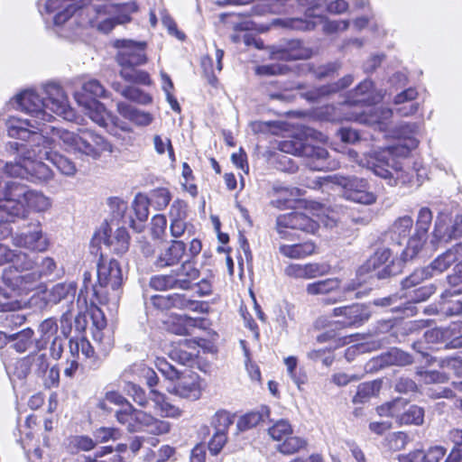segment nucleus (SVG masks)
<instances>
[{
  "label": "nucleus",
  "instance_id": "obj_35",
  "mask_svg": "<svg viewBox=\"0 0 462 462\" xmlns=\"http://www.w3.org/2000/svg\"><path fill=\"white\" fill-rule=\"evenodd\" d=\"M315 244L308 241L302 244L282 245L279 247V251L285 257L301 259L312 254L315 252Z\"/></svg>",
  "mask_w": 462,
  "mask_h": 462
},
{
  "label": "nucleus",
  "instance_id": "obj_63",
  "mask_svg": "<svg viewBox=\"0 0 462 462\" xmlns=\"http://www.w3.org/2000/svg\"><path fill=\"white\" fill-rule=\"evenodd\" d=\"M386 441L390 448L393 450L403 449L406 445L411 441L408 434L402 431L393 432L386 438Z\"/></svg>",
  "mask_w": 462,
  "mask_h": 462
},
{
  "label": "nucleus",
  "instance_id": "obj_29",
  "mask_svg": "<svg viewBox=\"0 0 462 462\" xmlns=\"http://www.w3.org/2000/svg\"><path fill=\"white\" fill-rule=\"evenodd\" d=\"M69 351L73 356L75 355L79 356V353H81L85 356V359L91 369L96 370L101 365V360L96 355L94 347L85 337L70 339Z\"/></svg>",
  "mask_w": 462,
  "mask_h": 462
},
{
  "label": "nucleus",
  "instance_id": "obj_58",
  "mask_svg": "<svg viewBox=\"0 0 462 462\" xmlns=\"http://www.w3.org/2000/svg\"><path fill=\"white\" fill-rule=\"evenodd\" d=\"M135 412V408L127 402V405L125 409L119 410L116 413V418L117 421L121 424H126L129 431L134 432L137 431V428L135 425L132 424L131 421L134 420V413Z\"/></svg>",
  "mask_w": 462,
  "mask_h": 462
},
{
  "label": "nucleus",
  "instance_id": "obj_19",
  "mask_svg": "<svg viewBox=\"0 0 462 462\" xmlns=\"http://www.w3.org/2000/svg\"><path fill=\"white\" fill-rule=\"evenodd\" d=\"M56 269V263L51 257H42L41 263L36 260V265L33 272L25 273L24 276L10 277L6 274V280L16 286H23L25 289H32V286L41 279L42 276H48L53 273Z\"/></svg>",
  "mask_w": 462,
  "mask_h": 462
},
{
  "label": "nucleus",
  "instance_id": "obj_1",
  "mask_svg": "<svg viewBox=\"0 0 462 462\" xmlns=\"http://www.w3.org/2000/svg\"><path fill=\"white\" fill-rule=\"evenodd\" d=\"M362 124L370 125L385 134V137L399 139V143L383 152H374L359 156L355 150H348L347 157L356 162L358 166L372 171L376 176L386 180L390 186H411L413 173L403 163L410 152L415 149L419 141L414 136V131L409 125L390 131L388 129L389 117H356Z\"/></svg>",
  "mask_w": 462,
  "mask_h": 462
},
{
  "label": "nucleus",
  "instance_id": "obj_16",
  "mask_svg": "<svg viewBox=\"0 0 462 462\" xmlns=\"http://www.w3.org/2000/svg\"><path fill=\"white\" fill-rule=\"evenodd\" d=\"M97 245H103L116 254H124L129 245V236L125 228L118 227L114 232L107 225H105L95 235L92 240Z\"/></svg>",
  "mask_w": 462,
  "mask_h": 462
},
{
  "label": "nucleus",
  "instance_id": "obj_25",
  "mask_svg": "<svg viewBox=\"0 0 462 462\" xmlns=\"http://www.w3.org/2000/svg\"><path fill=\"white\" fill-rule=\"evenodd\" d=\"M75 13L76 7L73 5H69L66 7V9L63 12L58 13L54 16L55 26L59 27L65 23H68L66 27H61L60 30L57 32L60 36L68 38L71 41L77 40L81 34L82 28L86 26L85 23H81L80 24L77 25L76 29L73 32H69L68 28H70L77 23V18L74 17Z\"/></svg>",
  "mask_w": 462,
  "mask_h": 462
},
{
  "label": "nucleus",
  "instance_id": "obj_17",
  "mask_svg": "<svg viewBox=\"0 0 462 462\" xmlns=\"http://www.w3.org/2000/svg\"><path fill=\"white\" fill-rule=\"evenodd\" d=\"M36 260H39V257L31 256L28 254L23 253L21 251H14L10 262L11 266L8 269H5L3 273V280L5 284L7 287H12L13 289L29 291L30 289H25L23 286H16L12 284L5 278L7 276L6 274L8 273L10 277H15L20 275L24 276L25 273L33 272L36 265Z\"/></svg>",
  "mask_w": 462,
  "mask_h": 462
},
{
  "label": "nucleus",
  "instance_id": "obj_31",
  "mask_svg": "<svg viewBox=\"0 0 462 462\" xmlns=\"http://www.w3.org/2000/svg\"><path fill=\"white\" fill-rule=\"evenodd\" d=\"M353 81H354L353 76L346 75L336 83L323 86L319 88H314L312 90H310L306 93L301 94V96L303 97H305L310 102H316L327 95L335 93L340 89L347 88L348 86H350L353 83Z\"/></svg>",
  "mask_w": 462,
  "mask_h": 462
},
{
  "label": "nucleus",
  "instance_id": "obj_60",
  "mask_svg": "<svg viewBox=\"0 0 462 462\" xmlns=\"http://www.w3.org/2000/svg\"><path fill=\"white\" fill-rule=\"evenodd\" d=\"M125 391L138 405L142 407H146L148 405L149 399L146 396L145 391L139 385L128 383L125 386Z\"/></svg>",
  "mask_w": 462,
  "mask_h": 462
},
{
  "label": "nucleus",
  "instance_id": "obj_12",
  "mask_svg": "<svg viewBox=\"0 0 462 462\" xmlns=\"http://www.w3.org/2000/svg\"><path fill=\"white\" fill-rule=\"evenodd\" d=\"M44 99V115H67L71 110L68 96L63 88L57 82L50 81L42 85Z\"/></svg>",
  "mask_w": 462,
  "mask_h": 462
},
{
  "label": "nucleus",
  "instance_id": "obj_30",
  "mask_svg": "<svg viewBox=\"0 0 462 462\" xmlns=\"http://www.w3.org/2000/svg\"><path fill=\"white\" fill-rule=\"evenodd\" d=\"M200 319L187 315L170 316L165 321L167 329L176 335L183 336L191 332V329L199 326Z\"/></svg>",
  "mask_w": 462,
  "mask_h": 462
},
{
  "label": "nucleus",
  "instance_id": "obj_4",
  "mask_svg": "<svg viewBox=\"0 0 462 462\" xmlns=\"http://www.w3.org/2000/svg\"><path fill=\"white\" fill-rule=\"evenodd\" d=\"M115 46L119 49L117 61L121 66L120 74L122 78L130 82L149 84L148 74L135 69V67L144 64L147 60L144 52L145 43L130 40H117Z\"/></svg>",
  "mask_w": 462,
  "mask_h": 462
},
{
  "label": "nucleus",
  "instance_id": "obj_9",
  "mask_svg": "<svg viewBox=\"0 0 462 462\" xmlns=\"http://www.w3.org/2000/svg\"><path fill=\"white\" fill-rule=\"evenodd\" d=\"M106 90L96 79H90L82 86V91L74 93V97L79 106L85 109L88 116H109L104 104L97 100L103 97Z\"/></svg>",
  "mask_w": 462,
  "mask_h": 462
},
{
  "label": "nucleus",
  "instance_id": "obj_50",
  "mask_svg": "<svg viewBox=\"0 0 462 462\" xmlns=\"http://www.w3.org/2000/svg\"><path fill=\"white\" fill-rule=\"evenodd\" d=\"M10 290L0 287V310L1 311H13L20 307L19 301L16 300L14 291L9 287Z\"/></svg>",
  "mask_w": 462,
  "mask_h": 462
},
{
  "label": "nucleus",
  "instance_id": "obj_5",
  "mask_svg": "<svg viewBox=\"0 0 462 462\" xmlns=\"http://www.w3.org/2000/svg\"><path fill=\"white\" fill-rule=\"evenodd\" d=\"M123 282L122 271L116 260L102 259L97 265V284L93 286V293L101 304H116L120 298Z\"/></svg>",
  "mask_w": 462,
  "mask_h": 462
},
{
  "label": "nucleus",
  "instance_id": "obj_49",
  "mask_svg": "<svg viewBox=\"0 0 462 462\" xmlns=\"http://www.w3.org/2000/svg\"><path fill=\"white\" fill-rule=\"evenodd\" d=\"M59 171L61 174L66 176H74L77 172V168L75 163L68 159L67 157L59 154L54 152L51 159L49 160Z\"/></svg>",
  "mask_w": 462,
  "mask_h": 462
},
{
  "label": "nucleus",
  "instance_id": "obj_39",
  "mask_svg": "<svg viewBox=\"0 0 462 462\" xmlns=\"http://www.w3.org/2000/svg\"><path fill=\"white\" fill-rule=\"evenodd\" d=\"M340 280L337 278H328L307 284L306 292L311 296L325 295L340 287Z\"/></svg>",
  "mask_w": 462,
  "mask_h": 462
},
{
  "label": "nucleus",
  "instance_id": "obj_7",
  "mask_svg": "<svg viewBox=\"0 0 462 462\" xmlns=\"http://www.w3.org/2000/svg\"><path fill=\"white\" fill-rule=\"evenodd\" d=\"M326 180L344 188V196L354 202L371 205L376 200L375 195L368 191V182L365 179L334 174L328 176Z\"/></svg>",
  "mask_w": 462,
  "mask_h": 462
},
{
  "label": "nucleus",
  "instance_id": "obj_38",
  "mask_svg": "<svg viewBox=\"0 0 462 462\" xmlns=\"http://www.w3.org/2000/svg\"><path fill=\"white\" fill-rule=\"evenodd\" d=\"M150 286L156 291L170 289L187 290V282L177 280L174 275H154L150 280Z\"/></svg>",
  "mask_w": 462,
  "mask_h": 462
},
{
  "label": "nucleus",
  "instance_id": "obj_42",
  "mask_svg": "<svg viewBox=\"0 0 462 462\" xmlns=\"http://www.w3.org/2000/svg\"><path fill=\"white\" fill-rule=\"evenodd\" d=\"M19 365L24 370V374H27L30 368L38 374H42L47 371L49 363L46 354L35 353L22 359Z\"/></svg>",
  "mask_w": 462,
  "mask_h": 462
},
{
  "label": "nucleus",
  "instance_id": "obj_45",
  "mask_svg": "<svg viewBox=\"0 0 462 462\" xmlns=\"http://www.w3.org/2000/svg\"><path fill=\"white\" fill-rule=\"evenodd\" d=\"M381 388V383L377 381L366 382L360 383L357 387L356 393L353 397L354 403H364L371 397L376 395Z\"/></svg>",
  "mask_w": 462,
  "mask_h": 462
},
{
  "label": "nucleus",
  "instance_id": "obj_10",
  "mask_svg": "<svg viewBox=\"0 0 462 462\" xmlns=\"http://www.w3.org/2000/svg\"><path fill=\"white\" fill-rule=\"evenodd\" d=\"M275 23L282 24L283 27L298 31H310L317 25L322 24L323 31L326 33L346 31L348 28V22L346 20L331 21L326 19L322 14H317L310 19L291 18L286 20H276Z\"/></svg>",
  "mask_w": 462,
  "mask_h": 462
},
{
  "label": "nucleus",
  "instance_id": "obj_8",
  "mask_svg": "<svg viewBox=\"0 0 462 462\" xmlns=\"http://www.w3.org/2000/svg\"><path fill=\"white\" fill-rule=\"evenodd\" d=\"M380 416L395 418L400 425L420 426L424 422V409L412 404L404 409L402 400H394L377 408Z\"/></svg>",
  "mask_w": 462,
  "mask_h": 462
},
{
  "label": "nucleus",
  "instance_id": "obj_48",
  "mask_svg": "<svg viewBox=\"0 0 462 462\" xmlns=\"http://www.w3.org/2000/svg\"><path fill=\"white\" fill-rule=\"evenodd\" d=\"M199 272L191 261H185L176 271L174 277L177 280L187 282V290L190 288L192 281L199 278Z\"/></svg>",
  "mask_w": 462,
  "mask_h": 462
},
{
  "label": "nucleus",
  "instance_id": "obj_55",
  "mask_svg": "<svg viewBox=\"0 0 462 462\" xmlns=\"http://www.w3.org/2000/svg\"><path fill=\"white\" fill-rule=\"evenodd\" d=\"M176 448L170 445H162L155 454L152 450H149L145 457L146 461H151L156 456V462H167L171 459L176 460Z\"/></svg>",
  "mask_w": 462,
  "mask_h": 462
},
{
  "label": "nucleus",
  "instance_id": "obj_37",
  "mask_svg": "<svg viewBox=\"0 0 462 462\" xmlns=\"http://www.w3.org/2000/svg\"><path fill=\"white\" fill-rule=\"evenodd\" d=\"M300 212L293 211L280 215L276 219V230L281 238L289 239L291 236L290 230L297 229Z\"/></svg>",
  "mask_w": 462,
  "mask_h": 462
},
{
  "label": "nucleus",
  "instance_id": "obj_40",
  "mask_svg": "<svg viewBox=\"0 0 462 462\" xmlns=\"http://www.w3.org/2000/svg\"><path fill=\"white\" fill-rule=\"evenodd\" d=\"M24 207L35 212H45L51 207V199L42 192L30 189Z\"/></svg>",
  "mask_w": 462,
  "mask_h": 462
},
{
  "label": "nucleus",
  "instance_id": "obj_13",
  "mask_svg": "<svg viewBox=\"0 0 462 462\" xmlns=\"http://www.w3.org/2000/svg\"><path fill=\"white\" fill-rule=\"evenodd\" d=\"M175 383L168 391L180 398L199 400L201 396L202 387L200 376L190 370H184L179 373L175 378Z\"/></svg>",
  "mask_w": 462,
  "mask_h": 462
},
{
  "label": "nucleus",
  "instance_id": "obj_32",
  "mask_svg": "<svg viewBox=\"0 0 462 462\" xmlns=\"http://www.w3.org/2000/svg\"><path fill=\"white\" fill-rule=\"evenodd\" d=\"M412 226L413 220L411 217H399L387 232V239L396 245H402V240H405L410 234Z\"/></svg>",
  "mask_w": 462,
  "mask_h": 462
},
{
  "label": "nucleus",
  "instance_id": "obj_47",
  "mask_svg": "<svg viewBox=\"0 0 462 462\" xmlns=\"http://www.w3.org/2000/svg\"><path fill=\"white\" fill-rule=\"evenodd\" d=\"M94 121L113 135H118L120 131H129L126 122H122L121 117H92Z\"/></svg>",
  "mask_w": 462,
  "mask_h": 462
},
{
  "label": "nucleus",
  "instance_id": "obj_41",
  "mask_svg": "<svg viewBox=\"0 0 462 462\" xmlns=\"http://www.w3.org/2000/svg\"><path fill=\"white\" fill-rule=\"evenodd\" d=\"M75 294V287L71 283H58L47 292V301L58 304L62 300L72 302Z\"/></svg>",
  "mask_w": 462,
  "mask_h": 462
},
{
  "label": "nucleus",
  "instance_id": "obj_36",
  "mask_svg": "<svg viewBox=\"0 0 462 462\" xmlns=\"http://www.w3.org/2000/svg\"><path fill=\"white\" fill-rule=\"evenodd\" d=\"M150 398L154 402L155 407L161 411L162 416L171 418H179L181 416V410L169 402L165 394L157 390H151Z\"/></svg>",
  "mask_w": 462,
  "mask_h": 462
},
{
  "label": "nucleus",
  "instance_id": "obj_33",
  "mask_svg": "<svg viewBox=\"0 0 462 462\" xmlns=\"http://www.w3.org/2000/svg\"><path fill=\"white\" fill-rule=\"evenodd\" d=\"M452 217L447 213H439L435 221L433 231L434 239L438 242H449L455 239V234H452Z\"/></svg>",
  "mask_w": 462,
  "mask_h": 462
},
{
  "label": "nucleus",
  "instance_id": "obj_52",
  "mask_svg": "<svg viewBox=\"0 0 462 462\" xmlns=\"http://www.w3.org/2000/svg\"><path fill=\"white\" fill-rule=\"evenodd\" d=\"M268 432L273 440L282 442L285 438L291 435L292 428L288 420H280L269 428Z\"/></svg>",
  "mask_w": 462,
  "mask_h": 462
},
{
  "label": "nucleus",
  "instance_id": "obj_3",
  "mask_svg": "<svg viewBox=\"0 0 462 462\" xmlns=\"http://www.w3.org/2000/svg\"><path fill=\"white\" fill-rule=\"evenodd\" d=\"M314 139L320 143H325L328 137L322 133L317 132L311 128L304 129L300 134L291 136L280 143V149L285 153H291L297 156L306 157L310 160L309 167L314 171L335 170L338 167L337 162L330 165L327 162L328 151L320 146L311 144L309 139Z\"/></svg>",
  "mask_w": 462,
  "mask_h": 462
},
{
  "label": "nucleus",
  "instance_id": "obj_51",
  "mask_svg": "<svg viewBox=\"0 0 462 462\" xmlns=\"http://www.w3.org/2000/svg\"><path fill=\"white\" fill-rule=\"evenodd\" d=\"M34 332L31 328H26L21 332L11 336V346L17 352L23 353L27 350L31 344V339Z\"/></svg>",
  "mask_w": 462,
  "mask_h": 462
},
{
  "label": "nucleus",
  "instance_id": "obj_22",
  "mask_svg": "<svg viewBox=\"0 0 462 462\" xmlns=\"http://www.w3.org/2000/svg\"><path fill=\"white\" fill-rule=\"evenodd\" d=\"M454 324L448 328H435L429 329L424 333L427 343L437 344L446 343V348H460L462 347V336H456L457 333L462 332V328Z\"/></svg>",
  "mask_w": 462,
  "mask_h": 462
},
{
  "label": "nucleus",
  "instance_id": "obj_44",
  "mask_svg": "<svg viewBox=\"0 0 462 462\" xmlns=\"http://www.w3.org/2000/svg\"><path fill=\"white\" fill-rule=\"evenodd\" d=\"M426 239L427 236H421L420 232L415 231L413 236L409 238L406 248L402 252V263L412 260L422 248Z\"/></svg>",
  "mask_w": 462,
  "mask_h": 462
},
{
  "label": "nucleus",
  "instance_id": "obj_14",
  "mask_svg": "<svg viewBox=\"0 0 462 462\" xmlns=\"http://www.w3.org/2000/svg\"><path fill=\"white\" fill-rule=\"evenodd\" d=\"M6 107L8 111L14 109L32 116H43L44 99L34 89H24L12 97L7 102Z\"/></svg>",
  "mask_w": 462,
  "mask_h": 462
},
{
  "label": "nucleus",
  "instance_id": "obj_53",
  "mask_svg": "<svg viewBox=\"0 0 462 462\" xmlns=\"http://www.w3.org/2000/svg\"><path fill=\"white\" fill-rule=\"evenodd\" d=\"M51 134L55 142L60 140L67 149L70 150H74L79 138V135L73 132L56 127L51 128Z\"/></svg>",
  "mask_w": 462,
  "mask_h": 462
},
{
  "label": "nucleus",
  "instance_id": "obj_28",
  "mask_svg": "<svg viewBox=\"0 0 462 462\" xmlns=\"http://www.w3.org/2000/svg\"><path fill=\"white\" fill-rule=\"evenodd\" d=\"M334 316H342L344 319L340 323L345 327L357 326L368 319L365 310L358 304L335 308Z\"/></svg>",
  "mask_w": 462,
  "mask_h": 462
},
{
  "label": "nucleus",
  "instance_id": "obj_43",
  "mask_svg": "<svg viewBox=\"0 0 462 462\" xmlns=\"http://www.w3.org/2000/svg\"><path fill=\"white\" fill-rule=\"evenodd\" d=\"M40 338L36 341L39 349L44 348L58 333V324L54 319H46L39 326Z\"/></svg>",
  "mask_w": 462,
  "mask_h": 462
},
{
  "label": "nucleus",
  "instance_id": "obj_20",
  "mask_svg": "<svg viewBox=\"0 0 462 462\" xmlns=\"http://www.w3.org/2000/svg\"><path fill=\"white\" fill-rule=\"evenodd\" d=\"M382 90H376L371 80L362 81L355 89L348 93L344 103L346 105H374L383 98Z\"/></svg>",
  "mask_w": 462,
  "mask_h": 462
},
{
  "label": "nucleus",
  "instance_id": "obj_18",
  "mask_svg": "<svg viewBox=\"0 0 462 462\" xmlns=\"http://www.w3.org/2000/svg\"><path fill=\"white\" fill-rule=\"evenodd\" d=\"M12 243L16 247L37 252H43L49 246V240L42 233L40 224L32 226L26 231L14 235L12 236Z\"/></svg>",
  "mask_w": 462,
  "mask_h": 462
},
{
  "label": "nucleus",
  "instance_id": "obj_6",
  "mask_svg": "<svg viewBox=\"0 0 462 462\" xmlns=\"http://www.w3.org/2000/svg\"><path fill=\"white\" fill-rule=\"evenodd\" d=\"M136 5L124 4L114 5L105 4L103 5L88 7L87 11H94L97 13L96 19L90 18L85 22L86 26L89 24L97 27L103 32H109L116 24L125 23L130 20V14L136 11Z\"/></svg>",
  "mask_w": 462,
  "mask_h": 462
},
{
  "label": "nucleus",
  "instance_id": "obj_62",
  "mask_svg": "<svg viewBox=\"0 0 462 462\" xmlns=\"http://www.w3.org/2000/svg\"><path fill=\"white\" fill-rule=\"evenodd\" d=\"M93 436L96 442L105 443L109 440L118 439L121 433L120 430L116 428L101 427L94 431Z\"/></svg>",
  "mask_w": 462,
  "mask_h": 462
},
{
  "label": "nucleus",
  "instance_id": "obj_61",
  "mask_svg": "<svg viewBox=\"0 0 462 462\" xmlns=\"http://www.w3.org/2000/svg\"><path fill=\"white\" fill-rule=\"evenodd\" d=\"M431 221L432 213L430 209L428 208H420L418 214L415 231L420 232L421 236H427Z\"/></svg>",
  "mask_w": 462,
  "mask_h": 462
},
{
  "label": "nucleus",
  "instance_id": "obj_54",
  "mask_svg": "<svg viewBox=\"0 0 462 462\" xmlns=\"http://www.w3.org/2000/svg\"><path fill=\"white\" fill-rule=\"evenodd\" d=\"M114 88L116 91H120L121 94L127 99L137 102L139 104L145 105L152 101V97L148 94L143 92L142 90H140L137 88L128 87V88H124L123 90H120L119 85L115 84Z\"/></svg>",
  "mask_w": 462,
  "mask_h": 462
},
{
  "label": "nucleus",
  "instance_id": "obj_21",
  "mask_svg": "<svg viewBox=\"0 0 462 462\" xmlns=\"http://www.w3.org/2000/svg\"><path fill=\"white\" fill-rule=\"evenodd\" d=\"M169 216L171 219V235L173 237H181L186 232L189 235L194 233V226L187 222L188 206L183 200H175L172 203Z\"/></svg>",
  "mask_w": 462,
  "mask_h": 462
},
{
  "label": "nucleus",
  "instance_id": "obj_64",
  "mask_svg": "<svg viewBox=\"0 0 462 462\" xmlns=\"http://www.w3.org/2000/svg\"><path fill=\"white\" fill-rule=\"evenodd\" d=\"M233 423L232 415L226 411H217L212 420V424L216 428V431L226 432L228 427Z\"/></svg>",
  "mask_w": 462,
  "mask_h": 462
},
{
  "label": "nucleus",
  "instance_id": "obj_46",
  "mask_svg": "<svg viewBox=\"0 0 462 462\" xmlns=\"http://www.w3.org/2000/svg\"><path fill=\"white\" fill-rule=\"evenodd\" d=\"M306 446L307 441L304 439L290 435L277 445L276 449L283 455H292L305 448Z\"/></svg>",
  "mask_w": 462,
  "mask_h": 462
},
{
  "label": "nucleus",
  "instance_id": "obj_56",
  "mask_svg": "<svg viewBox=\"0 0 462 462\" xmlns=\"http://www.w3.org/2000/svg\"><path fill=\"white\" fill-rule=\"evenodd\" d=\"M385 362L392 365H407L412 363L411 356L398 348L391 349L384 356Z\"/></svg>",
  "mask_w": 462,
  "mask_h": 462
},
{
  "label": "nucleus",
  "instance_id": "obj_26",
  "mask_svg": "<svg viewBox=\"0 0 462 462\" xmlns=\"http://www.w3.org/2000/svg\"><path fill=\"white\" fill-rule=\"evenodd\" d=\"M155 304L164 308H177L202 312V303L198 300L187 299L183 294L174 293L168 297L158 296L154 298Z\"/></svg>",
  "mask_w": 462,
  "mask_h": 462
},
{
  "label": "nucleus",
  "instance_id": "obj_2",
  "mask_svg": "<svg viewBox=\"0 0 462 462\" xmlns=\"http://www.w3.org/2000/svg\"><path fill=\"white\" fill-rule=\"evenodd\" d=\"M49 128H42L36 117H11L8 120V135L27 141L26 143H10L11 148L17 152L14 165L9 166L13 174L36 184L46 183L53 179L54 172L42 162L49 161L56 148L53 137L48 136Z\"/></svg>",
  "mask_w": 462,
  "mask_h": 462
},
{
  "label": "nucleus",
  "instance_id": "obj_23",
  "mask_svg": "<svg viewBox=\"0 0 462 462\" xmlns=\"http://www.w3.org/2000/svg\"><path fill=\"white\" fill-rule=\"evenodd\" d=\"M186 251V245L180 240H172L171 244L160 249L153 264L156 268L171 267L178 264Z\"/></svg>",
  "mask_w": 462,
  "mask_h": 462
},
{
  "label": "nucleus",
  "instance_id": "obj_59",
  "mask_svg": "<svg viewBox=\"0 0 462 462\" xmlns=\"http://www.w3.org/2000/svg\"><path fill=\"white\" fill-rule=\"evenodd\" d=\"M171 193L165 188H159L151 192V202L158 210H162L168 206L171 201Z\"/></svg>",
  "mask_w": 462,
  "mask_h": 462
},
{
  "label": "nucleus",
  "instance_id": "obj_34",
  "mask_svg": "<svg viewBox=\"0 0 462 462\" xmlns=\"http://www.w3.org/2000/svg\"><path fill=\"white\" fill-rule=\"evenodd\" d=\"M149 199L141 194H138L133 202L134 215L139 223H135L134 219H131V226L136 232H142L144 227L143 223L149 216Z\"/></svg>",
  "mask_w": 462,
  "mask_h": 462
},
{
  "label": "nucleus",
  "instance_id": "obj_57",
  "mask_svg": "<svg viewBox=\"0 0 462 462\" xmlns=\"http://www.w3.org/2000/svg\"><path fill=\"white\" fill-rule=\"evenodd\" d=\"M263 420V415L258 411L248 412L241 416L237 421V429L245 431L257 426Z\"/></svg>",
  "mask_w": 462,
  "mask_h": 462
},
{
  "label": "nucleus",
  "instance_id": "obj_11",
  "mask_svg": "<svg viewBox=\"0 0 462 462\" xmlns=\"http://www.w3.org/2000/svg\"><path fill=\"white\" fill-rule=\"evenodd\" d=\"M389 248L378 249L366 262L365 269L374 272L378 279H386L400 273L402 270V261L393 258Z\"/></svg>",
  "mask_w": 462,
  "mask_h": 462
},
{
  "label": "nucleus",
  "instance_id": "obj_15",
  "mask_svg": "<svg viewBox=\"0 0 462 462\" xmlns=\"http://www.w3.org/2000/svg\"><path fill=\"white\" fill-rule=\"evenodd\" d=\"M30 189L17 181H8L5 183V204L10 209L12 216L16 217H25L28 209L24 203Z\"/></svg>",
  "mask_w": 462,
  "mask_h": 462
},
{
  "label": "nucleus",
  "instance_id": "obj_27",
  "mask_svg": "<svg viewBox=\"0 0 462 462\" xmlns=\"http://www.w3.org/2000/svg\"><path fill=\"white\" fill-rule=\"evenodd\" d=\"M462 258V243L456 244L445 253L438 256L430 266H428L430 274L433 276L441 273L448 269L452 263L460 261Z\"/></svg>",
  "mask_w": 462,
  "mask_h": 462
},
{
  "label": "nucleus",
  "instance_id": "obj_24",
  "mask_svg": "<svg viewBox=\"0 0 462 462\" xmlns=\"http://www.w3.org/2000/svg\"><path fill=\"white\" fill-rule=\"evenodd\" d=\"M329 266L323 263H290L284 268L286 276L293 279H314L328 274Z\"/></svg>",
  "mask_w": 462,
  "mask_h": 462
}]
</instances>
